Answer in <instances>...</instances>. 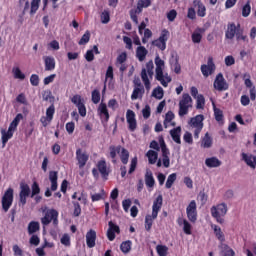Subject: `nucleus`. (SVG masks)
I'll return each instance as SVG.
<instances>
[{
	"label": "nucleus",
	"instance_id": "1",
	"mask_svg": "<svg viewBox=\"0 0 256 256\" xmlns=\"http://www.w3.org/2000/svg\"><path fill=\"white\" fill-rule=\"evenodd\" d=\"M161 207H163V195L159 194L153 202L152 205V215L145 216V229L146 231H151L153 227V221L157 219L159 212L161 211Z\"/></svg>",
	"mask_w": 256,
	"mask_h": 256
},
{
	"label": "nucleus",
	"instance_id": "2",
	"mask_svg": "<svg viewBox=\"0 0 256 256\" xmlns=\"http://www.w3.org/2000/svg\"><path fill=\"white\" fill-rule=\"evenodd\" d=\"M155 79L156 81H159L162 85V87H168L169 83H171L172 79L171 76H169L168 73H163V69H165V61L161 59V57L156 56L155 58Z\"/></svg>",
	"mask_w": 256,
	"mask_h": 256
},
{
	"label": "nucleus",
	"instance_id": "3",
	"mask_svg": "<svg viewBox=\"0 0 256 256\" xmlns=\"http://www.w3.org/2000/svg\"><path fill=\"white\" fill-rule=\"evenodd\" d=\"M109 151V156L112 159V163H117V155H119L120 161L123 163V165H127V163H129V150L126 148L122 147L121 145H111L109 146Z\"/></svg>",
	"mask_w": 256,
	"mask_h": 256
},
{
	"label": "nucleus",
	"instance_id": "4",
	"mask_svg": "<svg viewBox=\"0 0 256 256\" xmlns=\"http://www.w3.org/2000/svg\"><path fill=\"white\" fill-rule=\"evenodd\" d=\"M227 204L225 203H220L217 204L216 206H212L210 209L211 216L219 223L220 225H223L225 223V217L227 215Z\"/></svg>",
	"mask_w": 256,
	"mask_h": 256
},
{
	"label": "nucleus",
	"instance_id": "5",
	"mask_svg": "<svg viewBox=\"0 0 256 256\" xmlns=\"http://www.w3.org/2000/svg\"><path fill=\"white\" fill-rule=\"evenodd\" d=\"M193 107V98L188 93L182 95V99L179 101V117H185L189 113V109Z\"/></svg>",
	"mask_w": 256,
	"mask_h": 256
},
{
	"label": "nucleus",
	"instance_id": "6",
	"mask_svg": "<svg viewBox=\"0 0 256 256\" xmlns=\"http://www.w3.org/2000/svg\"><path fill=\"white\" fill-rule=\"evenodd\" d=\"M153 69H155V65L153 64V60H150L146 63V68H143L141 71V79L147 89V91H149V89H151V81H149V77L152 78L153 77ZM148 73V75H147Z\"/></svg>",
	"mask_w": 256,
	"mask_h": 256
},
{
	"label": "nucleus",
	"instance_id": "7",
	"mask_svg": "<svg viewBox=\"0 0 256 256\" xmlns=\"http://www.w3.org/2000/svg\"><path fill=\"white\" fill-rule=\"evenodd\" d=\"M41 223L44 227H47L50 223H53V226L57 227L59 225V212L55 209H48L44 217L41 218Z\"/></svg>",
	"mask_w": 256,
	"mask_h": 256
},
{
	"label": "nucleus",
	"instance_id": "8",
	"mask_svg": "<svg viewBox=\"0 0 256 256\" xmlns=\"http://www.w3.org/2000/svg\"><path fill=\"white\" fill-rule=\"evenodd\" d=\"M203 121H205V116L203 114L196 115L195 117L191 118L189 121L190 127L194 130V138L199 139V135L201 131H203Z\"/></svg>",
	"mask_w": 256,
	"mask_h": 256
},
{
	"label": "nucleus",
	"instance_id": "9",
	"mask_svg": "<svg viewBox=\"0 0 256 256\" xmlns=\"http://www.w3.org/2000/svg\"><path fill=\"white\" fill-rule=\"evenodd\" d=\"M167 41H169V30L163 29L158 39L152 42L154 47L160 49V51H165L167 49Z\"/></svg>",
	"mask_w": 256,
	"mask_h": 256
},
{
	"label": "nucleus",
	"instance_id": "10",
	"mask_svg": "<svg viewBox=\"0 0 256 256\" xmlns=\"http://www.w3.org/2000/svg\"><path fill=\"white\" fill-rule=\"evenodd\" d=\"M13 205V188H8L2 197V209L4 213H7Z\"/></svg>",
	"mask_w": 256,
	"mask_h": 256
},
{
	"label": "nucleus",
	"instance_id": "11",
	"mask_svg": "<svg viewBox=\"0 0 256 256\" xmlns=\"http://www.w3.org/2000/svg\"><path fill=\"white\" fill-rule=\"evenodd\" d=\"M200 69L203 77H209V75H213L217 69L215 62L213 61V57H208L207 64H202Z\"/></svg>",
	"mask_w": 256,
	"mask_h": 256
},
{
	"label": "nucleus",
	"instance_id": "12",
	"mask_svg": "<svg viewBox=\"0 0 256 256\" xmlns=\"http://www.w3.org/2000/svg\"><path fill=\"white\" fill-rule=\"evenodd\" d=\"M213 87L216 91H227L229 89V84L227 83V80H225L223 73H218L216 75Z\"/></svg>",
	"mask_w": 256,
	"mask_h": 256
},
{
	"label": "nucleus",
	"instance_id": "13",
	"mask_svg": "<svg viewBox=\"0 0 256 256\" xmlns=\"http://www.w3.org/2000/svg\"><path fill=\"white\" fill-rule=\"evenodd\" d=\"M31 195V188L27 183H20V192H19V203L24 206L27 205V197Z\"/></svg>",
	"mask_w": 256,
	"mask_h": 256
},
{
	"label": "nucleus",
	"instance_id": "14",
	"mask_svg": "<svg viewBox=\"0 0 256 256\" xmlns=\"http://www.w3.org/2000/svg\"><path fill=\"white\" fill-rule=\"evenodd\" d=\"M186 215L190 223H197V202L192 200L187 208H186Z\"/></svg>",
	"mask_w": 256,
	"mask_h": 256
},
{
	"label": "nucleus",
	"instance_id": "15",
	"mask_svg": "<svg viewBox=\"0 0 256 256\" xmlns=\"http://www.w3.org/2000/svg\"><path fill=\"white\" fill-rule=\"evenodd\" d=\"M145 95V87L141 84L140 81H134V89L131 94L132 101H137V99H143Z\"/></svg>",
	"mask_w": 256,
	"mask_h": 256
},
{
	"label": "nucleus",
	"instance_id": "16",
	"mask_svg": "<svg viewBox=\"0 0 256 256\" xmlns=\"http://www.w3.org/2000/svg\"><path fill=\"white\" fill-rule=\"evenodd\" d=\"M55 115V105H50L46 110V116L40 118V123L43 127H47L51 121H53V116Z\"/></svg>",
	"mask_w": 256,
	"mask_h": 256
},
{
	"label": "nucleus",
	"instance_id": "17",
	"mask_svg": "<svg viewBox=\"0 0 256 256\" xmlns=\"http://www.w3.org/2000/svg\"><path fill=\"white\" fill-rule=\"evenodd\" d=\"M76 160L78 161L79 169H83V167L87 165V161H89V154H87L86 151H83V149L78 148L76 150Z\"/></svg>",
	"mask_w": 256,
	"mask_h": 256
},
{
	"label": "nucleus",
	"instance_id": "18",
	"mask_svg": "<svg viewBox=\"0 0 256 256\" xmlns=\"http://www.w3.org/2000/svg\"><path fill=\"white\" fill-rule=\"evenodd\" d=\"M240 29H241L240 23H238L237 25L235 24V22L229 23L227 25L225 37L230 40L235 39V36L240 31Z\"/></svg>",
	"mask_w": 256,
	"mask_h": 256
},
{
	"label": "nucleus",
	"instance_id": "19",
	"mask_svg": "<svg viewBox=\"0 0 256 256\" xmlns=\"http://www.w3.org/2000/svg\"><path fill=\"white\" fill-rule=\"evenodd\" d=\"M126 121L128 123L129 131L133 132L137 129V119H135V112L133 110H127Z\"/></svg>",
	"mask_w": 256,
	"mask_h": 256
},
{
	"label": "nucleus",
	"instance_id": "20",
	"mask_svg": "<svg viewBox=\"0 0 256 256\" xmlns=\"http://www.w3.org/2000/svg\"><path fill=\"white\" fill-rule=\"evenodd\" d=\"M97 169L101 174L102 179H104V181H107L109 179V174L111 173L109 168H107V162L105 160L98 161Z\"/></svg>",
	"mask_w": 256,
	"mask_h": 256
},
{
	"label": "nucleus",
	"instance_id": "21",
	"mask_svg": "<svg viewBox=\"0 0 256 256\" xmlns=\"http://www.w3.org/2000/svg\"><path fill=\"white\" fill-rule=\"evenodd\" d=\"M108 227L107 237L110 241H115V233H121V229L119 228V225L113 223V221L108 222Z\"/></svg>",
	"mask_w": 256,
	"mask_h": 256
},
{
	"label": "nucleus",
	"instance_id": "22",
	"mask_svg": "<svg viewBox=\"0 0 256 256\" xmlns=\"http://www.w3.org/2000/svg\"><path fill=\"white\" fill-rule=\"evenodd\" d=\"M97 113L101 119H104V121L107 123L109 122L110 115H109V109L107 108V104L105 102H101L97 108Z\"/></svg>",
	"mask_w": 256,
	"mask_h": 256
},
{
	"label": "nucleus",
	"instance_id": "23",
	"mask_svg": "<svg viewBox=\"0 0 256 256\" xmlns=\"http://www.w3.org/2000/svg\"><path fill=\"white\" fill-rule=\"evenodd\" d=\"M97 241V232L94 229H90L86 233V245L89 249L95 247Z\"/></svg>",
	"mask_w": 256,
	"mask_h": 256
},
{
	"label": "nucleus",
	"instance_id": "24",
	"mask_svg": "<svg viewBox=\"0 0 256 256\" xmlns=\"http://www.w3.org/2000/svg\"><path fill=\"white\" fill-rule=\"evenodd\" d=\"M241 157L242 161H244L248 167H250L251 169H256V156L243 152L241 154Z\"/></svg>",
	"mask_w": 256,
	"mask_h": 256
},
{
	"label": "nucleus",
	"instance_id": "25",
	"mask_svg": "<svg viewBox=\"0 0 256 256\" xmlns=\"http://www.w3.org/2000/svg\"><path fill=\"white\" fill-rule=\"evenodd\" d=\"M200 147L202 149H211L213 147V138L209 132H206L204 137L201 138Z\"/></svg>",
	"mask_w": 256,
	"mask_h": 256
},
{
	"label": "nucleus",
	"instance_id": "26",
	"mask_svg": "<svg viewBox=\"0 0 256 256\" xmlns=\"http://www.w3.org/2000/svg\"><path fill=\"white\" fill-rule=\"evenodd\" d=\"M173 119H175V113H173V111H168L165 114V118H164V128L167 129L169 127V123L172 127H175L176 123L173 122Z\"/></svg>",
	"mask_w": 256,
	"mask_h": 256
},
{
	"label": "nucleus",
	"instance_id": "27",
	"mask_svg": "<svg viewBox=\"0 0 256 256\" xmlns=\"http://www.w3.org/2000/svg\"><path fill=\"white\" fill-rule=\"evenodd\" d=\"M170 135L174 143L181 145V126L170 130Z\"/></svg>",
	"mask_w": 256,
	"mask_h": 256
},
{
	"label": "nucleus",
	"instance_id": "28",
	"mask_svg": "<svg viewBox=\"0 0 256 256\" xmlns=\"http://www.w3.org/2000/svg\"><path fill=\"white\" fill-rule=\"evenodd\" d=\"M193 5L194 7H198L197 9L198 17H205V15H207V8L205 7V4H203L201 1L194 0Z\"/></svg>",
	"mask_w": 256,
	"mask_h": 256
},
{
	"label": "nucleus",
	"instance_id": "29",
	"mask_svg": "<svg viewBox=\"0 0 256 256\" xmlns=\"http://www.w3.org/2000/svg\"><path fill=\"white\" fill-rule=\"evenodd\" d=\"M44 65H45V71H53L55 70V58L53 56H46L44 57Z\"/></svg>",
	"mask_w": 256,
	"mask_h": 256
},
{
	"label": "nucleus",
	"instance_id": "30",
	"mask_svg": "<svg viewBox=\"0 0 256 256\" xmlns=\"http://www.w3.org/2000/svg\"><path fill=\"white\" fill-rule=\"evenodd\" d=\"M57 179H59L57 171L49 172V181L51 182V191H55L58 187Z\"/></svg>",
	"mask_w": 256,
	"mask_h": 256
},
{
	"label": "nucleus",
	"instance_id": "31",
	"mask_svg": "<svg viewBox=\"0 0 256 256\" xmlns=\"http://www.w3.org/2000/svg\"><path fill=\"white\" fill-rule=\"evenodd\" d=\"M205 165L210 169L221 167V160H219L217 157H210L205 160Z\"/></svg>",
	"mask_w": 256,
	"mask_h": 256
},
{
	"label": "nucleus",
	"instance_id": "32",
	"mask_svg": "<svg viewBox=\"0 0 256 256\" xmlns=\"http://www.w3.org/2000/svg\"><path fill=\"white\" fill-rule=\"evenodd\" d=\"M1 141H2V145L3 147H5V145H7V143L9 142V139L13 138L14 132H11L10 130L6 131L5 129L1 130Z\"/></svg>",
	"mask_w": 256,
	"mask_h": 256
},
{
	"label": "nucleus",
	"instance_id": "33",
	"mask_svg": "<svg viewBox=\"0 0 256 256\" xmlns=\"http://www.w3.org/2000/svg\"><path fill=\"white\" fill-rule=\"evenodd\" d=\"M146 157H148L150 165H155L157 163V159H159V154L155 150H148Z\"/></svg>",
	"mask_w": 256,
	"mask_h": 256
},
{
	"label": "nucleus",
	"instance_id": "34",
	"mask_svg": "<svg viewBox=\"0 0 256 256\" xmlns=\"http://www.w3.org/2000/svg\"><path fill=\"white\" fill-rule=\"evenodd\" d=\"M147 53H149V51H147L144 46H138L136 49V57L138 61H145Z\"/></svg>",
	"mask_w": 256,
	"mask_h": 256
},
{
	"label": "nucleus",
	"instance_id": "35",
	"mask_svg": "<svg viewBox=\"0 0 256 256\" xmlns=\"http://www.w3.org/2000/svg\"><path fill=\"white\" fill-rule=\"evenodd\" d=\"M145 184L148 187H155V178L153 177V172L151 170H147L145 173Z\"/></svg>",
	"mask_w": 256,
	"mask_h": 256
},
{
	"label": "nucleus",
	"instance_id": "36",
	"mask_svg": "<svg viewBox=\"0 0 256 256\" xmlns=\"http://www.w3.org/2000/svg\"><path fill=\"white\" fill-rule=\"evenodd\" d=\"M212 228L214 230V235H215L216 239H218V241H220L221 243H224L225 234L221 230V227H219L217 225H213Z\"/></svg>",
	"mask_w": 256,
	"mask_h": 256
},
{
	"label": "nucleus",
	"instance_id": "37",
	"mask_svg": "<svg viewBox=\"0 0 256 256\" xmlns=\"http://www.w3.org/2000/svg\"><path fill=\"white\" fill-rule=\"evenodd\" d=\"M39 229H41V226H40L39 222H37V221H31L28 224V234L29 235H33V234L37 233V231H39Z\"/></svg>",
	"mask_w": 256,
	"mask_h": 256
},
{
	"label": "nucleus",
	"instance_id": "38",
	"mask_svg": "<svg viewBox=\"0 0 256 256\" xmlns=\"http://www.w3.org/2000/svg\"><path fill=\"white\" fill-rule=\"evenodd\" d=\"M213 105V109H214V117L216 119V121L218 123L223 122L224 116H223V110L217 108V106H215L214 102L212 103Z\"/></svg>",
	"mask_w": 256,
	"mask_h": 256
},
{
	"label": "nucleus",
	"instance_id": "39",
	"mask_svg": "<svg viewBox=\"0 0 256 256\" xmlns=\"http://www.w3.org/2000/svg\"><path fill=\"white\" fill-rule=\"evenodd\" d=\"M156 253L158 256H167L169 254V247L159 244L156 246Z\"/></svg>",
	"mask_w": 256,
	"mask_h": 256
},
{
	"label": "nucleus",
	"instance_id": "40",
	"mask_svg": "<svg viewBox=\"0 0 256 256\" xmlns=\"http://www.w3.org/2000/svg\"><path fill=\"white\" fill-rule=\"evenodd\" d=\"M133 245V242H131V240H127L121 243L120 245V250L122 251V253H129V251H131V246Z\"/></svg>",
	"mask_w": 256,
	"mask_h": 256
},
{
	"label": "nucleus",
	"instance_id": "41",
	"mask_svg": "<svg viewBox=\"0 0 256 256\" xmlns=\"http://www.w3.org/2000/svg\"><path fill=\"white\" fill-rule=\"evenodd\" d=\"M175 181H177V174L172 173L168 176L165 187L166 189H171V187H173V183H175Z\"/></svg>",
	"mask_w": 256,
	"mask_h": 256
},
{
	"label": "nucleus",
	"instance_id": "42",
	"mask_svg": "<svg viewBox=\"0 0 256 256\" xmlns=\"http://www.w3.org/2000/svg\"><path fill=\"white\" fill-rule=\"evenodd\" d=\"M92 103H94V105L99 104V101H101V92L98 89H94L92 91Z\"/></svg>",
	"mask_w": 256,
	"mask_h": 256
},
{
	"label": "nucleus",
	"instance_id": "43",
	"mask_svg": "<svg viewBox=\"0 0 256 256\" xmlns=\"http://www.w3.org/2000/svg\"><path fill=\"white\" fill-rule=\"evenodd\" d=\"M251 15V1H247L242 7V17H249Z\"/></svg>",
	"mask_w": 256,
	"mask_h": 256
},
{
	"label": "nucleus",
	"instance_id": "44",
	"mask_svg": "<svg viewBox=\"0 0 256 256\" xmlns=\"http://www.w3.org/2000/svg\"><path fill=\"white\" fill-rule=\"evenodd\" d=\"M204 107H205V96H203L202 94H199L196 97V108L204 109Z\"/></svg>",
	"mask_w": 256,
	"mask_h": 256
},
{
	"label": "nucleus",
	"instance_id": "45",
	"mask_svg": "<svg viewBox=\"0 0 256 256\" xmlns=\"http://www.w3.org/2000/svg\"><path fill=\"white\" fill-rule=\"evenodd\" d=\"M100 19H101V23H103V25H107V23H109V21H111V15L109 14V11L104 10L100 15Z\"/></svg>",
	"mask_w": 256,
	"mask_h": 256
},
{
	"label": "nucleus",
	"instance_id": "46",
	"mask_svg": "<svg viewBox=\"0 0 256 256\" xmlns=\"http://www.w3.org/2000/svg\"><path fill=\"white\" fill-rule=\"evenodd\" d=\"M91 39V32H89V30H87L83 36L81 37V39L79 40L78 44L79 45H87V43L90 41Z\"/></svg>",
	"mask_w": 256,
	"mask_h": 256
},
{
	"label": "nucleus",
	"instance_id": "47",
	"mask_svg": "<svg viewBox=\"0 0 256 256\" xmlns=\"http://www.w3.org/2000/svg\"><path fill=\"white\" fill-rule=\"evenodd\" d=\"M236 41H244V43H249V38H247V35L244 34L243 28L240 29L239 32L236 34Z\"/></svg>",
	"mask_w": 256,
	"mask_h": 256
},
{
	"label": "nucleus",
	"instance_id": "48",
	"mask_svg": "<svg viewBox=\"0 0 256 256\" xmlns=\"http://www.w3.org/2000/svg\"><path fill=\"white\" fill-rule=\"evenodd\" d=\"M39 3H41V0H32L31 8H30V15H35V13H37V11H39Z\"/></svg>",
	"mask_w": 256,
	"mask_h": 256
},
{
	"label": "nucleus",
	"instance_id": "49",
	"mask_svg": "<svg viewBox=\"0 0 256 256\" xmlns=\"http://www.w3.org/2000/svg\"><path fill=\"white\" fill-rule=\"evenodd\" d=\"M32 192L30 197L33 199V197H35L36 195H39V193H41V188L39 187V183L37 182H33L32 186H31Z\"/></svg>",
	"mask_w": 256,
	"mask_h": 256
},
{
	"label": "nucleus",
	"instance_id": "50",
	"mask_svg": "<svg viewBox=\"0 0 256 256\" xmlns=\"http://www.w3.org/2000/svg\"><path fill=\"white\" fill-rule=\"evenodd\" d=\"M160 147L162 151V157H169L170 152H169V148H167V144H165V140L162 139L160 141Z\"/></svg>",
	"mask_w": 256,
	"mask_h": 256
},
{
	"label": "nucleus",
	"instance_id": "51",
	"mask_svg": "<svg viewBox=\"0 0 256 256\" xmlns=\"http://www.w3.org/2000/svg\"><path fill=\"white\" fill-rule=\"evenodd\" d=\"M153 37V32H151V30L149 28H146L144 30V36L142 37V43L145 45L149 39H151Z\"/></svg>",
	"mask_w": 256,
	"mask_h": 256
},
{
	"label": "nucleus",
	"instance_id": "52",
	"mask_svg": "<svg viewBox=\"0 0 256 256\" xmlns=\"http://www.w3.org/2000/svg\"><path fill=\"white\" fill-rule=\"evenodd\" d=\"M12 73H14L15 79H21L22 81L23 79H25V74L21 72V69L19 67L13 68Z\"/></svg>",
	"mask_w": 256,
	"mask_h": 256
},
{
	"label": "nucleus",
	"instance_id": "53",
	"mask_svg": "<svg viewBox=\"0 0 256 256\" xmlns=\"http://www.w3.org/2000/svg\"><path fill=\"white\" fill-rule=\"evenodd\" d=\"M192 229H193V226H191V223H189V221H184V224H183V231L185 233V235H191L193 232H192Z\"/></svg>",
	"mask_w": 256,
	"mask_h": 256
},
{
	"label": "nucleus",
	"instance_id": "54",
	"mask_svg": "<svg viewBox=\"0 0 256 256\" xmlns=\"http://www.w3.org/2000/svg\"><path fill=\"white\" fill-rule=\"evenodd\" d=\"M152 97H155L156 99H163V88H155L152 92Z\"/></svg>",
	"mask_w": 256,
	"mask_h": 256
},
{
	"label": "nucleus",
	"instance_id": "55",
	"mask_svg": "<svg viewBox=\"0 0 256 256\" xmlns=\"http://www.w3.org/2000/svg\"><path fill=\"white\" fill-rule=\"evenodd\" d=\"M71 101L76 107H79V105H83V98H81V95L76 94L71 98Z\"/></svg>",
	"mask_w": 256,
	"mask_h": 256
},
{
	"label": "nucleus",
	"instance_id": "56",
	"mask_svg": "<svg viewBox=\"0 0 256 256\" xmlns=\"http://www.w3.org/2000/svg\"><path fill=\"white\" fill-rule=\"evenodd\" d=\"M147 7H151V0L138 1V9H147Z\"/></svg>",
	"mask_w": 256,
	"mask_h": 256
},
{
	"label": "nucleus",
	"instance_id": "57",
	"mask_svg": "<svg viewBox=\"0 0 256 256\" xmlns=\"http://www.w3.org/2000/svg\"><path fill=\"white\" fill-rule=\"evenodd\" d=\"M30 83H31L32 87H39V75L32 74L30 76Z\"/></svg>",
	"mask_w": 256,
	"mask_h": 256
},
{
	"label": "nucleus",
	"instance_id": "58",
	"mask_svg": "<svg viewBox=\"0 0 256 256\" xmlns=\"http://www.w3.org/2000/svg\"><path fill=\"white\" fill-rule=\"evenodd\" d=\"M125 61H127V52H122L116 58V63H119V65H123V63H125Z\"/></svg>",
	"mask_w": 256,
	"mask_h": 256
},
{
	"label": "nucleus",
	"instance_id": "59",
	"mask_svg": "<svg viewBox=\"0 0 256 256\" xmlns=\"http://www.w3.org/2000/svg\"><path fill=\"white\" fill-rule=\"evenodd\" d=\"M137 169V157L132 158L131 163H130V168H129V175L132 173H135V170Z\"/></svg>",
	"mask_w": 256,
	"mask_h": 256
},
{
	"label": "nucleus",
	"instance_id": "60",
	"mask_svg": "<svg viewBox=\"0 0 256 256\" xmlns=\"http://www.w3.org/2000/svg\"><path fill=\"white\" fill-rule=\"evenodd\" d=\"M142 115H143L144 119H149L151 117V106L146 105L142 109Z\"/></svg>",
	"mask_w": 256,
	"mask_h": 256
},
{
	"label": "nucleus",
	"instance_id": "61",
	"mask_svg": "<svg viewBox=\"0 0 256 256\" xmlns=\"http://www.w3.org/2000/svg\"><path fill=\"white\" fill-rule=\"evenodd\" d=\"M167 19L170 22L175 21V19H177V10L172 9L167 13Z\"/></svg>",
	"mask_w": 256,
	"mask_h": 256
},
{
	"label": "nucleus",
	"instance_id": "62",
	"mask_svg": "<svg viewBox=\"0 0 256 256\" xmlns=\"http://www.w3.org/2000/svg\"><path fill=\"white\" fill-rule=\"evenodd\" d=\"M224 251V256H235V251L227 244H224Z\"/></svg>",
	"mask_w": 256,
	"mask_h": 256
},
{
	"label": "nucleus",
	"instance_id": "63",
	"mask_svg": "<svg viewBox=\"0 0 256 256\" xmlns=\"http://www.w3.org/2000/svg\"><path fill=\"white\" fill-rule=\"evenodd\" d=\"M47 245H48V242L45 241L43 246L36 248V254L38 256H45V247H47Z\"/></svg>",
	"mask_w": 256,
	"mask_h": 256
},
{
	"label": "nucleus",
	"instance_id": "64",
	"mask_svg": "<svg viewBox=\"0 0 256 256\" xmlns=\"http://www.w3.org/2000/svg\"><path fill=\"white\" fill-rule=\"evenodd\" d=\"M12 250L15 256H23V250L19 247V245L15 244L12 247Z\"/></svg>",
	"mask_w": 256,
	"mask_h": 256
}]
</instances>
